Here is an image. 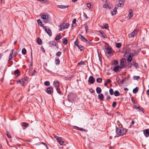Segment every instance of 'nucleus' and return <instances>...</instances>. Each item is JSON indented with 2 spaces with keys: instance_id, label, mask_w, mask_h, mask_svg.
Instances as JSON below:
<instances>
[{
  "instance_id": "nucleus-42",
  "label": "nucleus",
  "mask_w": 149,
  "mask_h": 149,
  "mask_svg": "<svg viewBox=\"0 0 149 149\" xmlns=\"http://www.w3.org/2000/svg\"><path fill=\"white\" fill-rule=\"evenodd\" d=\"M29 124L26 123L24 122L22 123V126L25 127H27L29 126Z\"/></svg>"
},
{
  "instance_id": "nucleus-7",
  "label": "nucleus",
  "mask_w": 149,
  "mask_h": 149,
  "mask_svg": "<svg viewBox=\"0 0 149 149\" xmlns=\"http://www.w3.org/2000/svg\"><path fill=\"white\" fill-rule=\"evenodd\" d=\"M125 0H120L117 5L118 7H122L124 6Z\"/></svg>"
},
{
  "instance_id": "nucleus-31",
  "label": "nucleus",
  "mask_w": 149,
  "mask_h": 149,
  "mask_svg": "<svg viewBox=\"0 0 149 149\" xmlns=\"http://www.w3.org/2000/svg\"><path fill=\"white\" fill-rule=\"evenodd\" d=\"M61 36L60 35V34H59L58 35L56 36L55 37V39L56 40H58L61 38Z\"/></svg>"
},
{
  "instance_id": "nucleus-44",
  "label": "nucleus",
  "mask_w": 149,
  "mask_h": 149,
  "mask_svg": "<svg viewBox=\"0 0 149 149\" xmlns=\"http://www.w3.org/2000/svg\"><path fill=\"white\" fill-rule=\"evenodd\" d=\"M85 28L86 30V32L87 33L88 30V25L86 23L85 24Z\"/></svg>"
},
{
  "instance_id": "nucleus-32",
  "label": "nucleus",
  "mask_w": 149,
  "mask_h": 149,
  "mask_svg": "<svg viewBox=\"0 0 149 149\" xmlns=\"http://www.w3.org/2000/svg\"><path fill=\"white\" fill-rule=\"evenodd\" d=\"M55 63L56 65H58L60 63V61L59 58H56L55 60Z\"/></svg>"
},
{
  "instance_id": "nucleus-55",
  "label": "nucleus",
  "mask_w": 149,
  "mask_h": 149,
  "mask_svg": "<svg viewBox=\"0 0 149 149\" xmlns=\"http://www.w3.org/2000/svg\"><path fill=\"white\" fill-rule=\"evenodd\" d=\"M59 143H60V144L61 145H64V142L62 140H61L60 142Z\"/></svg>"
},
{
  "instance_id": "nucleus-41",
  "label": "nucleus",
  "mask_w": 149,
  "mask_h": 149,
  "mask_svg": "<svg viewBox=\"0 0 149 149\" xmlns=\"http://www.w3.org/2000/svg\"><path fill=\"white\" fill-rule=\"evenodd\" d=\"M55 138L57 140V141L59 142V143L62 140L61 137L59 136H56V137H55Z\"/></svg>"
},
{
  "instance_id": "nucleus-57",
  "label": "nucleus",
  "mask_w": 149,
  "mask_h": 149,
  "mask_svg": "<svg viewBox=\"0 0 149 149\" xmlns=\"http://www.w3.org/2000/svg\"><path fill=\"white\" fill-rule=\"evenodd\" d=\"M40 49L42 51H43L44 52H45V49L43 47L41 46L40 47Z\"/></svg>"
},
{
  "instance_id": "nucleus-6",
  "label": "nucleus",
  "mask_w": 149,
  "mask_h": 149,
  "mask_svg": "<svg viewBox=\"0 0 149 149\" xmlns=\"http://www.w3.org/2000/svg\"><path fill=\"white\" fill-rule=\"evenodd\" d=\"M95 81V79L92 76H90L89 78L88 79V82L91 84H93Z\"/></svg>"
},
{
  "instance_id": "nucleus-49",
  "label": "nucleus",
  "mask_w": 149,
  "mask_h": 149,
  "mask_svg": "<svg viewBox=\"0 0 149 149\" xmlns=\"http://www.w3.org/2000/svg\"><path fill=\"white\" fill-rule=\"evenodd\" d=\"M89 91L91 93H94L95 92V90H93L92 88L90 89Z\"/></svg>"
},
{
  "instance_id": "nucleus-35",
  "label": "nucleus",
  "mask_w": 149,
  "mask_h": 149,
  "mask_svg": "<svg viewBox=\"0 0 149 149\" xmlns=\"http://www.w3.org/2000/svg\"><path fill=\"white\" fill-rule=\"evenodd\" d=\"M76 19H74L72 20V25L73 26H75L76 25Z\"/></svg>"
},
{
  "instance_id": "nucleus-16",
  "label": "nucleus",
  "mask_w": 149,
  "mask_h": 149,
  "mask_svg": "<svg viewBox=\"0 0 149 149\" xmlns=\"http://www.w3.org/2000/svg\"><path fill=\"white\" fill-rule=\"evenodd\" d=\"M56 42L55 41H51L49 43V45L50 46H56Z\"/></svg>"
},
{
  "instance_id": "nucleus-13",
  "label": "nucleus",
  "mask_w": 149,
  "mask_h": 149,
  "mask_svg": "<svg viewBox=\"0 0 149 149\" xmlns=\"http://www.w3.org/2000/svg\"><path fill=\"white\" fill-rule=\"evenodd\" d=\"M133 54H130L128 56V58H127V61L129 62H130L132 60V56H133Z\"/></svg>"
},
{
  "instance_id": "nucleus-26",
  "label": "nucleus",
  "mask_w": 149,
  "mask_h": 149,
  "mask_svg": "<svg viewBox=\"0 0 149 149\" xmlns=\"http://www.w3.org/2000/svg\"><path fill=\"white\" fill-rule=\"evenodd\" d=\"M120 69L124 68H126L125 65H124V61H121L120 64Z\"/></svg>"
},
{
  "instance_id": "nucleus-45",
  "label": "nucleus",
  "mask_w": 149,
  "mask_h": 149,
  "mask_svg": "<svg viewBox=\"0 0 149 149\" xmlns=\"http://www.w3.org/2000/svg\"><path fill=\"white\" fill-rule=\"evenodd\" d=\"M121 46V44L120 43H116V47H117L118 48H120Z\"/></svg>"
},
{
  "instance_id": "nucleus-24",
  "label": "nucleus",
  "mask_w": 149,
  "mask_h": 149,
  "mask_svg": "<svg viewBox=\"0 0 149 149\" xmlns=\"http://www.w3.org/2000/svg\"><path fill=\"white\" fill-rule=\"evenodd\" d=\"M14 74L15 75H17V76H19L20 73L19 69H17L15 70L14 72Z\"/></svg>"
},
{
  "instance_id": "nucleus-19",
  "label": "nucleus",
  "mask_w": 149,
  "mask_h": 149,
  "mask_svg": "<svg viewBox=\"0 0 149 149\" xmlns=\"http://www.w3.org/2000/svg\"><path fill=\"white\" fill-rule=\"evenodd\" d=\"M98 96L99 97V99L100 101H102L103 100L104 98V95L102 93H100V94L98 95Z\"/></svg>"
},
{
  "instance_id": "nucleus-59",
  "label": "nucleus",
  "mask_w": 149,
  "mask_h": 149,
  "mask_svg": "<svg viewBox=\"0 0 149 149\" xmlns=\"http://www.w3.org/2000/svg\"><path fill=\"white\" fill-rule=\"evenodd\" d=\"M86 5L87 6L88 8H90L91 7V5L89 3H87Z\"/></svg>"
},
{
  "instance_id": "nucleus-56",
  "label": "nucleus",
  "mask_w": 149,
  "mask_h": 149,
  "mask_svg": "<svg viewBox=\"0 0 149 149\" xmlns=\"http://www.w3.org/2000/svg\"><path fill=\"white\" fill-rule=\"evenodd\" d=\"M108 6V4L105 3L103 6V7L104 8H106Z\"/></svg>"
},
{
  "instance_id": "nucleus-50",
  "label": "nucleus",
  "mask_w": 149,
  "mask_h": 149,
  "mask_svg": "<svg viewBox=\"0 0 149 149\" xmlns=\"http://www.w3.org/2000/svg\"><path fill=\"white\" fill-rule=\"evenodd\" d=\"M61 52H58L56 54V55L58 57L60 56L61 54Z\"/></svg>"
},
{
  "instance_id": "nucleus-1",
  "label": "nucleus",
  "mask_w": 149,
  "mask_h": 149,
  "mask_svg": "<svg viewBox=\"0 0 149 149\" xmlns=\"http://www.w3.org/2000/svg\"><path fill=\"white\" fill-rule=\"evenodd\" d=\"M127 132V130L121 127H116V132L117 134L121 136L125 135Z\"/></svg>"
},
{
  "instance_id": "nucleus-38",
  "label": "nucleus",
  "mask_w": 149,
  "mask_h": 149,
  "mask_svg": "<svg viewBox=\"0 0 149 149\" xmlns=\"http://www.w3.org/2000/svg\"><path fill=\"white\" fill-rule=\"evenodd\" d=\"M109 27L108 25L107 24H106L104 26H101V28L102 29H107Z\"/></svg>"
},
{
  "instance_id": "nucleus-8",
  "label": "nucleus",
  "mask_w": 149,
  "mask_h": 149,
  "mask_svg": "<svg viewBox=\"0 0 149 149\" xmlns=\"http://www.w3.org/2000/svg\"><path fill=\"white\" fill-rule=\"evenodd\" d=\"M46 92L48 94H50L53 92V89L51 87H49L46 90Z\"/></svg>"
},
{
  "instance_id": "nucleus-9",
  "label": "nucleus",
  "mask_w": 149,
  "mask_h": 149,
  "mask_svg": "<svg viewBox=\"0 0 149 149\" xmlns=\"http://www.w3.org/2000/svg\"><path fill=\"white\" fill-rule=\"evenodd\" d=\"M133 16V11L131 9L129 10V14L127 17L128 19H130Z\"/></svg>"
},
{
  "instance_id": "nucleus-36",
  "label": "nucleus",
  "mask_w": 149,
  "mask_h": 149,
  "mask_svg": "<svg viewBox=\"0 0 149 149\" xmlns=\"http://www.w3.org/2000/svg\"><path fill=\"white\" fill-rule=\"evenodd\" d=\"M22 54L24 55H25L26 53V51L25 48H23L22 51Z\"/></svg>"
},
{
  "instance_id": "nucleus-17",
  "label": "nucleus",
  "mask_w": 149,
  "mask_h": 149,
  "mask_svg": "<svg viewBox=\"0 0 149 149\" xmlns=\"http://www.w3.org/2000/svg\"><path fill=\"white\" fill-rule=\"evenodd\" d=\"M13 53V50H12L10 53V54L9 57V59L8 60L9 62L13 60V56L12 55Z\"/></svg>"
},
{
  "instance_id": "nucleus-25",
  "label": "nucleus",
  "mask_w": 149,
  "mask_h": 149,
  "mask_svg": "<svg viewBox=\"0 0 149 149\" xmlns=\"http://www.w3.org/2000/svg\"><path fill=\"white\" fill-rule=\"evenodd\" d=\"M41 18L42 19H43L44 20H47V22L48 21V17H47V16L45 14H44L42 15L41 16Z\"/></svg>"
},
{
  "instance_id": "nucleus-58",
  "label": "nucleus",
  "mask_w": 149,
  "mask_h": 149,
  "mask_svg": "<svg viewBox=\"0 0 149 149\" xmlns=\"http://www.w3.org/2000/svg\"><path fill=\"white\" fill-rule=\"evenodd\" d=\"M84 16L86 19H88V17L87 16V15L86 14L84 13Z\"/></svg>"
},
{
  "instance_id": "nucleus-29",
  "label": "nucleus",
  "mask_w": 149,
  "mask_h": 149,
  "mask_svg": "<svg viewBox=\"0 0 149 149\" xmlns=\"http://www.w3.org/2000/svg\"><path fill=\"white\" fill-rule=\"evenodd\" d=\"M63 44L66 45L68 43V40L67 38H64L63 39Z\"/></svg>"
},
{
  "instance_id": "nucleus-2",
  "label": "nucleus",
  "mask_w": 149,
  "mask_h": 149,
  "mask_svg": "<svg viewBox=\"0 0 149 149\" xmlns=\"http://www.w3.org/2000/svg\"><path fill=\"white\" fill-rule=\"evenodd\" d=\"M69 26V24L67 23H63V24H61L60 26L59 30L60 31H62L63 30L66 29L68 28Z\"/></svg>"
},
{
  "instance_id": "nucleus-40",
  "label": "nucleus",
  "mask_w": 149,
  "mask_h": 149,
  "mask_svg": "<svg viewBox=\"0 0 149 149\" xmlns=\"http://www.w3.org/2000/svg\"><path fill=\"white\" fill-rule=\"evenodd\" d=\"M109 92L110 94L111 95H113V94H114V92L112 88H110L109 90Z\"/></svg>"
},
{
  "instance_id": "nucleus-15",
  "label": "nucleus",
  "mask_w": 149,
  "mask_h": 149,
  "mask_svg": "<svg viewBox=\"0 0 149 149\" xmlns=\"http://www.w3.org/2000/svg\"><path fill=\"white\" fill-rule=\"evenodd\" d=\"M28 78L27 77H25L22 79V85L24 86V84L26 83L27 81Z\"/></svg>"
},
{
  "instance_id": "nucleus-11",
  "label": "nucleus",
  "mask_w": 149,
  "mask_h": 149,
  "mask_svg": "<svg viewBox=\"0 0 149 149\" xmlns=\"http://www.w3.org/2000/svg\"><path fill=\"white\" fill-rule=\"evenodd\" d=\"M143 133L146 137L149 136V129H146L143 130Z\"/></svg>"
},
{
  "instance_id": "nucleus-60",
  "label": "nucleus",
  "mask_w": 149,
  "mask_h": 149,
  "mask_svg": "<svg viewBox=\"0 0 149 149\" xmlns=\"http://www.w3.org/2000/svg\"><path fill=\"white\" fill-rule=\"evenodd\" d=\"M111 82V80L110 79H108L107 80V82L108 83H109Z\"/></svg>"
},
{
  "instance_id": "nucleus-62",
  "label": "nucleus",
  "mask_w": 149,
  "mask_h": 149,
  "mask_svg": "<svg viewBox=\"0 0 149 149\" xmlns=\"http://www.w3.org/2000/svg\"><path fill=\"white\" fill-rule=\"evenodd\" d=\"M111 98V97L110 96H109V95H107V100H109Z\"/></svg>"
},
{
  "instance_id": "nucleus-23",
  "label": "nucleus",
  "mask_w": 149,
  "mask_h": 149,
  "mask_svg": "<svg viewBox=\"0 0 149 149\" xmlns=\"http://www.w3.org/2000/svg\"><path fill=\"white\" fill-rule=\"evenodd\" d=\"M99 32L102 35V36L104 38H107V36L106 35L103 31H99Z\"/></svg>"
},
{
  "instance_id": "nucleus-53",
  "label": "nucleus",
  "mask_w": 149,
  "mask_h": 149,
  "mask_svg": "<svg viewBox=\"0 0 149 149\" xmlns=\"http://www.w3.org/2000/svg\"><path fill=\"white\" fill-rule=\"evenodd\" d=\"M6 135L9 138H11V136L9 134L8 132H6Z\"/></svg>"
},
{
  "instance_id": "nucleus-33",
  "label": "nucleus",
  "mask_w": 149,
  "mask_h": 149,
  "mask_svg": "<svg viewBox=\"0 0 149 149\" xmlns=\"http://www.w3.org/2000/svg\"><path fill=\"white\" fill-rule=\"evenodd\" d=\"M138 91V88L136 87L133 89V92L135 94L137 93Z\"/></svg>"
},
{
  "instance_id": "nucleus-20",
  "label": "nucleus",
  "mask_w": 149,
  "mask_h": 149,
  "mask_svg": "<svg viewBox=\"0 0 149 149\" xmlns=\"http://www.w3.org/2000/svg\"><path fill=\"white\" fill-rule=\"evenodd\" d=\"M117 13V8L116 7H115L113 9V11L112 12H111V15L112 16L116 14Z\"/></svg>"
},
{
  "instance_id": "nucleus-21",
  "label": "nucleus",
  "mask_w": 149,
  "mask_h": 149,
  "mask_svg": "<svg viewBox=\"0 0 149 149\" xmlns=\"http://www.w3.org/2000/svg\"><path fill=\"white\" fill-rule=\"evenodd\" d=\"M77 47L78 48L80 51H81L83 50L84 48V46L81 45H77Z\"/></svg>"
},
{
  "instance_id": "nucleus-51",
  "label": "nucleus",
  "mask_w": 149,
  "mask_h": 149,
  "mask_svg": "<svg viewBox=\"0 0 149 149\" xmlns=\"http://www.w3.org/2000/svg\"><path fill=\"white\" fill-rule=\"evenodd\" d=\"M118 63V61L116 60H114V62L113 64V65H116Z\"/></svg>"
},
{
  "instance_id": "nucleus-18",
  "label": "nucleus",
  "mask_w": 149,
  "mask_h": 149,
  "mask_svg": "<svg viewBox=\"0 0 149 149\" xmlns=\"http://www.w3.org/2000/svg\"><path fill=\"white\" fill-rule=\"evenodd\" d=\"M69 6H64V5H58L57 7L58 8L61 9H65L68 8Z\"/></svg>"
},
{
  "instance_id": "nucleus-37",
  "label": "nucleus",
  "mask_w": 149,
  "mask_h": 149,
  "mask_svg": "<svg viewBox=\"0 0 149 149\" xmlns=\"http://www.w3.org/2000/svg\"><path fill=\"white\" fill-rule=\"evenodd\" d=\"M37 41L38 45H40L42 43V41L40 38H38L37 39Z\"/></svg>"
},
{
  "instance_id": "nucleus-28",
  "label": "nucleus",
  "mask_w": 149,
  "mask_h": 149,
  "mask_svg": "<svg viewBox=\"0 0 149 149\" xmlns=\"http://www.w3.org/2000/svg\"><path fill=\"white\" fill-rule=\"evenodd\" d=\"M115 96H119L120 94L119 92L118 91H115L114 93L113 94Z\"/></svg>"
},
{
  "instance_id": "nucleus-30",
  "label": "nucleus",
  "mask_w": 149,
  "mask_h": 149,
  "mask_svg": "<svg viewBox=\"0 0 149 149\" xmlns=\"http://www.w3.org/2000/svg\"><path fill=\"white\" fill-rule=\"evenodd\" d=\"M97 93H100L102 91V90L100 87H97L96 89Z\"/></svg>"
},
{
  "instance_id": "nucleus-64",
  "label": "nucleus",
  "mask_w": 149,
  "mask_h": 149,
  "mask_svg": "<svg viewBox=\"0 0 149 149\" xmlns=\"http://www.w3.org/2000/svg\"><path fill=\"white\" fill-rule=\"evenodd\" d=\"M147 94L148 95H149V89L147 91Z\"/></svg>"
},
{
  "instance_id": "nucleus-27",
  "label": "nucleus",
  "mask_w": 149,
  "mask_h": 149,
  "mask_svg": "<svg viewBox=\"0 0 149 149\" xmlns=\"http://www.w3.org/2000/svg\"><path fill=\"white\" fill-rule=\"evenodd\" d=\"M119 68H120V66H115L113 69L114 71L115 72H117L118 71Z\"/></svg>"
},
{
  "instance_id": "nucleus-54",
  "label": "nucleus",
  "mask_w": 149,
  "mask_h": 149,
  "mask_svg": "<svg viewBox=\"0 0 149 149\" xmlns=\"http://www.w3.org/2000/svg\"><path fill=\"white\" fill-rule=\"evenodd\" d=\"M79 43V42L77 40V39H76V41L74 42V45H75L76 46H77V45H78Z\"/></svg>"
},
{
  "instance_id": "nucleus-12",
  "label": "nucleus",
  "mask_w": 149,
  "mask_h": 149,
  "mask_svg": "<svg viewBox=\"0 0 149 149\" xmlns=\"http://www.w3.org/2000/svg\"><path fill=\"white\" fill-rule=\"evenodd\" d=\"M112 49L111 48L109 47H107L106 49V51H105V53L108 54H111V53Z\"/></svg>"
},
{
  "instance_id": "nucleus-34",
  "label": "nucleus",
  "mask_w": 149,
  "mask_h": 149,
  "mask_svg": "<svg viewBox=\"0 0 149 149\" xmlns=\"http://www.w3.org/2000/svg\"><path fill=\"white\" fill-rule=\"evenodd\" d=\"M37 21L38 23V24L40 26H42V23L40 19H38L37 20Z\"/></svg>"
},
{
  "instance_id": "nucleus-52",
  "label": "nucleus",
  "mask_w": 149,
  "mask_h": 149,
  "mask_svg": "<svg viewBox=\"0 0 149 149\" xmlns=\"http://www.w3.org/2000/svg\"><path fill=\"white\" fill-rule=\"evenodd\" d=\"M116 102H113L112 104V106L113 108H114L116 107Z\"/></svg>"
},
{
  "instance_id": "nucleus-5",
  "label": "nucleus",
  "mask_w": 149,
  "mask_h": 149,
  "mask_svg": "<svg viewBox=\"0 0 149 149\" xmlns=\"http://www.w3.org/2000/svg\"><path fill=\"white\" fill-rule=\"evenodd\" d=\"M43 28L45 29V30L49 36H51L52 35V32L50 29L48 28H47L46 26H43Z\"/></svg>"
},
{
  "instance_id": "nucleus-46",
  "label": "nucleus",
  "mask_w": 149,
  "mask_h": 149,
  "mask_svg": "<svg viewBox=\"0 0 149 149\" xmlns=\"http://www.w3.org/2000/svg\"><path fill=\"white\" fill-rule=\"evenodd\" d=\"M44 84L45 86H48L50 85V84L49 81H46L45 82Z\"/></svg>"
},
{
  "instance_id": "nucleus-63",
  "label": "nucleus",
  "mask_w": 149,
  "mask_h": 149,
  "mask_svg": "<svg viewBox=\"0 0 149 149\" xmlns=\"http://www.w3.org/2000/svg\"><path fill=\"white\" fill-rule=\"evenodd\" d=\"M36 72V71L35 70H34L32 72V75H33L35 74Z\"/></svg>"
},
{
  "instance_id": "nucleus-43",
  "label": "nucleus",
  "mask_w": 149,
  "mask_h": 149,
  "mask_svg": "<svg viewBox=\"0 0 149 149\" xmlns=\"http://www.w3.org/2000/svg\"><path fill=\"white\" fill-rule=\"evenodd\" d=\"M102 79L101 78H98L97 79V82L98 83H101L102 82Z\"/></svg>"
},
{
  "instance_id": "nucleus-47",
  "label": "nucleus",
  "mask_w": 149,
  "mask_h": 149,
  "mask_svg": "<svg viewBox=\"0 0 149 149\" xmlns=\"http://www.w3.org/2000/svg\"><path fill=\"white\" fill-rule=\"evenodd\" d=\"M136 68H138L139 65L137 63L135 62L134 63L133 65Z\"/></svg>"
},
{
  "instance_id": "nucleus-22",
  "label": "nucleus",
  "mask_w": 149,
  "mask_h": 149,
  "mask_svg": "<svg viewBox=\"0 0 149 149\" xmlns=\"http://www.w3.org/2000/svg\"><path fill=\"white\" fill-rule=\"evenodd\" d=\"M74 128L75 129L77 130H79L80 131H87L86 129H84L82 128H80V127H77V126H74Z\"/></svg>"
},
{
  "instance_id": "nucleus-61",
  "label": "nucleus",
  "mask_w": 149,
  "mask_h": 149,
  "mask_svg": "<svg viewBox=\"0 0 149 149\" xmlns=\"http://www.w3.org/2000/svg\"><path fill=\"white\" fill-rule=\"evenodd\" d=\"M131 65L130 63H129L128 64V68H130L131 67V65Z\"/></svg>"
},
{
  "instance_id": "nucleus-3",
  "label": "nucleus",
  "mask_w": 149,
  "mask_h": 149,
  "mask_svg": "<svg viewBox=\"0 0 149 149\" xmlns=\"http://www.w3.org/2000/svg\"><path fill=\"white\" fill-rule=\"evenodd\" d=\"M78 37L81 41L84 42L86 43H88V40L86 39V38L83 36L82 35L79 34Z\"/></svg>"
},
{
  "instance_id": "nucleus-14",
  "label": "nucleus",
  "mask_w": 149,
  "mask_h": 149,
  "mask_svg": "<svg viewBox=\"0 0 149 149\" xmlns=\"http://www.w3.org/2000/svg\"><path fill=\"white\" fill-rule=\"evenodd\" d=\"M134 108L136 110H137L138 111H142L143 112L144 111L143 110V109L141 107H140L139 106L137 107V106L135 105L134 106Z\"/></svg>"
},
{
  "instance_id": "nucleus-10",
  "label": "nucleus",
  "mask_w": 149,
  "mask_h": 149,
  "mask_svg": "<svg viewBox=\"0 0 149 149\" xmlns=\"http://www.w3.org/2000/svg\"><path fill=\"white\" fill-rule=\"evenodd\" d=\"M53 85L56 89L57 88H59L60 86L59 82L58 81H54L53 82Z\"/></svg>"
},
{
  "instance_id": "nucleus-39",
  "label": "nucleus",
  "mask_w": 149,
  "mask_h": 149,
  "mask_svg": "<svg viewBox=\"0 0 149 149\" xmlns=\"http://www.w3.org/2000/svg\"><path fill=\"white\" fill-rule=\"evenodd\" d=\"M56 90L57 92V93L60 95H63V94L62 93L61 91L60 90L59 88H57L56 89Z\"/></svg>"
},
{
  "instance_id": "nucleus-48",
  "label": "nucleus",
  "mask_w": 149,
  "mask_h": 149,
  "mask_svg": "<svg viewBox=\"0 0 149 149\" xmlns=\"http://www.w3.org/2000/svg\"><path fill=\"white\" fill-rule=\"evenodd\" d=\"M140 77L139 76H134V80H138L140 79Z\"/></svg>"
},
{
  "instance_id": "nucleus-4",
  "label": "nucleus",
  "mask_w": 149,
  "mask_h": 149,
  "mask_svg": "<svg viewBox=\"0 0 149 149\" xmlns=\"http://www.w3.org/2000/svg\"><path fill=\"white\" fill-rule=\"evenodd\" d=\"M138 31L136 30H134L131 33L128 35L129 37L130 38L134 37L135 36L137 33Z\"/></svg>"
}]
</instances>
